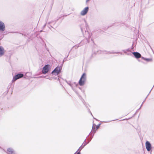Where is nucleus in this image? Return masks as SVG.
I'll return each mask as SVG.
<instances>
[{
	"label": "nucleus",
	"mask_w": 154,
	"mask_h": 154,
	"mask_svg": "<svg viewBox=\"0 0 154 154\" xmlns=\"http://www.w3.org/2000/svg\"><path fill=\"white\" fill-rule=\"evenodd\" d=\"M86 79V75L85 73H84L81 76L79 80V83L80 86L83 85L85 82Z\"/></svg>",
	"instance_id": "nucleus-1"
},
{
	"label": "nucleus",
	"mask_w": 154,
	"mask_h": 154,
	"mask_svg": "<svg viewBox=\"0 0 154 154\" xmlns=\"http://www.w3.org/2000/svg\"><path fill=\"white\" fill-rule=\"evenodd\" d=\"M50 66L49 65H45L43 68L42 72L44 74H46L48 72L49 69H50Z\"/></svg>",
	"instance_id": "nucleus-2"
},
{
	"label": "nucleus",
	"mask_w": 154,
	"mask_h": 154,
	"mask_svg": "<svg viewBox=\"0 0 154 154\" xmlns=\"http://www.w3.org/2000/svg\"><path fill=\"white\" fill-rule=\"evenodd\" d=\"M23 76V74H19L15 75L13 77L12 82H14L16 80L22 78Z\"/></svg>",
	"instance_id": "nucleus-3"
},
{
	"label": "nucleus",
	"mask_w": 154,
	"mask_h": 154,
	"mask_svg": "<svg viewBox=\"0 0 154 154\" xmlns=\"http://www.w3.org/2000/svg\"><path fill=\"white\" fill-rule=\"evenodd\" d=\"M60 69L59 67L56 68L52 72L51 74L54 75H58L60 71Z\"/></svg>",
	"instance_id": "nucleus-4"
},
{
	"label": "nucleus",
	"mask_w": 154,
	"mask_h": 154,
	"mask_svg": "<svg viewBox=\"0 0 154 154\" xmlns=\"http://www.w3.org/2000/svg\"><path fill=\"white\" fill-rule=\"evenodd\" d=\"M146 148L148 152L150 151L152 149V146L150 143L148 141H146L145 143Z\"/></svg>",
	"instance_id": "nucleus-5"
},
{
	"label": "nucleus",
	"mask_w": 154,
	"mask_h": 154,
	"mask_svg": "<svg viewBox=\"0 0 154 154\" xmlns=\"http://www.w3.org/2000/svg\"><path fill=\"white\" fill-rule=\"evenodd\" d=\"M88 11V8L86 7L81 12L80 14L82 16L85 15Z\"/></svg>",
	"instance_id": "nucleus-6"
},
{
	"label": "nucleus",
	"mask_w": 154,
	"mask_h": 154,
	"mask_svg": "<svg viewBox=\"0 0 154 154\" xmlns=\"http://www.w3.org/2000/svg\"><path fill=\"white\" fill-rule=\"evenodd\" d=\"M5 25L4 23L0 20V30L3 31L5 30Z\"/></svg>",
	"instance_id": "nucleus-7"
},
{
	"label": "nucleus",
	"mask_w": 154,
	"mask_h": 154,
	"mask_svg": "<svg viewBox=\"0 0 154 154\" xmlns=\"http://www.w3.org/2000/svg\"><path fill=\"white\" fill-rule=\"evenodd\" d=\"M5 53V51L3 48L0 46V57L3 56Z\"/></svg>",
	"instance_id": "nucleus-8"
},
{
	"label": "nucleus",
	"mask_w": 154,
	"mask_h": 154,
	"mask_svg": "<svg viewBox=\"0 0 154 154\" xmlns=\"http://www.w3.org/2000/svg\"><path fill=\"white\" fill-rule=\"evenodd\" d=\"M7 153L8 154H13L14 153V151L11 148H9L7 149Z\"/></svg>",
	"instance_id": "nucleus-9"
},
{
	"label": "nucleus",
	"mask_w": 154,
	"mask_h": 154,
	"mask_svg": "<svg viewBox=\"0 0 154 154\" xmlns=\"http://www.w3.org/2000/svg\"><path fill=\"white\" fill-rule=\"evenodd\" d=\"M133 54L137 58H138L141 57V54L138 52H133Z\"/></svg>",
	"instance_id": "nucleus-10"
},
{
	"label": "nucleus",
	"mask_w": 154,
	"mask_h": 154,
	"mask_svg": "<svg viewBox=\"0 0 154 154\" xmlns=\"http://www.w3.org/2000/svg\"><path fill=\"white\" fill-rule=\"evenodd\" d=\"M142 58L143 59V60H146V61H151L152 60L151 59L145 58H144L143 57H142Z\"/></svg>",
	"instance_id": "nucleus-11"
},
{
	"label": "nucleus",
	"mask_w": 154,
	"mask_h": 154,
	"mask_svg": "<svg viewBox=\"0 0 154 154\" xmlns=\"http://www.w3.org/2000/svg\"><path fill=\"white\" fill-rule=\"evenodd\" d=\"M83 148V147H80L78 150V151H79V152H80V151H81V150L82 149V148Z\"/></svg>",
	"instance_id": "nucleus-12"
},
{
	"label": "nucleus",
	"mask_w": 154,
	"mask_h": 154,
	"mask_svg": "<svg viewBox=\"0 0 154 154\" xmlns=\"http://www.w3.org/2000/svg\"><path fill=\"white\" fill-rule=\"evenodd\" d=\"M99 125L98 126H96L97 129H98V128H99Z\"/></svg>",
	"instance_id": "nucleus-13"
},
{
	"label": "nucleus",
	"mask_w": 154,
	"mask_h": 154,
	"mask_svg": "<svg viewBox=\"0 0 154 154\" xmlns=\"http://www.w3.org/2000/svg\"><path fill=\"white\" fill-rule=\"evenodd\" d=\"M77 154H80V152H78L77 153Z\"/></svg>",
	"instance_id": "nucleus-14"
},
{
	"label": "nucleus",
	"mask_w": 154,
	"mask_h": 154,
	"mask_svg": "<svg viewBox=\"0 0 154 154\" xmlns=\"http://www.w3.org/2000/svg\"><path fill=\"white\" fill-rule=\"evenodd\" d=\"M89 0H86V2H87L89 1Z\"/></svg>",
	"instance_id": "nucleus-15"
},
{
	"label": "nucleus",
	"mask_w": 154,
	"mask_h": 154,
	"mask_svg": "<svg viewBox=\"0 0 154 154\" xmlns=\"http://www.w3.org/2000/svg\"><path fill=\"white\" fill-rule=\"evenodd\" d=\"M48 79H49L50 80H51V78H48Z\"/></svg>",
	"instance_id": "nucleus-16"
}]
</instances>
